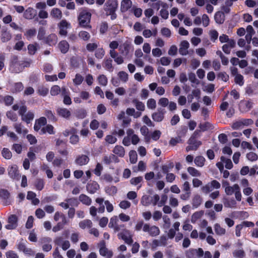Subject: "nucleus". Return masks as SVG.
Masks as SVG:
<instances>
[{"label": "nucleus", "mask_w": 258, "mask_h": 258, "mask_svg": "<svg viewBox=\"0 0 258 258\" xmlns=\"http://www.w3.org/2000/svg\"><path fill=\"white\" fill-rule=\"evenodd\" d=\"M117 9V4L113 0H108L104 6V11L105 15L110 16L111 20H115L117 18L116 11Z\"/></svg>", "instance_id": "obj_1"}, {"label": "nucleus", "mask_w": 258, "mask_h": 258, "mask_svg": "<svg viewBox=\"0 0 258 258\" xmlns=\"http://www.w3.org/2000/svg\"><path fill=\"white\" fill-rule=\"evenodd\" d=\"M91 16V14L87 10L81 11L78 17L79 25L82 27L91 29L92 27L90 23Z\"/></svg>", "instance_id": "obj_2"}, {"label": "nucleus", "mask_w": 258, "mask_h": 258, "mask_svg": "<svg viewBox=\"0 0 258 258\" xmlns=\"http://www.w3.org/2000/svg\"><path fill=\"white\" fill-rule=\"evenodd\" d=\"M30 66V62H25V64L21 62L19 60L17 56L14 55L12 57L10 62V68L15 73H19L22 71L24 67H27Z\"/></svg>", "instance_id": "obj_3"}, {"label": "nucleus", "mask_w": 258, "mask_h": 258, "mask_svg": "<svg viewBox=\"0 0 258 258\" xmlns=\"http://www.w3.org/2000/svg\"><path fill=\"white\" fill-rule=\"evenodd\" d=\"M71 27V23L66 19H62L57 24L58 34L62 37H66L68 34V29Z\"/></svg>", "instance_id": "obj_4"}, {"label": "nucleus", "mask_w": 258, "mask_h": 258, "mask_svg": "<svg viewBox=\"0 0 258 258\" xmlns=\"http://www.w3.org/2000/svg\"><path fill=\"white\" fill-rule=\"evenodd\" d=\"M220 183L216 180H213L202 187V191L207 193L213 191L214 189H218L220 187Z\"/></svg>", "instance_id": "obj_5"}, {"label": "nucleus", "mask_w": 258, "mask_h": 258, "mask_svg": "<svg viewBox=\"0 0 258 258\" xmlns=\"http://www.w3.org/2000/svg\"><path fill=\"white\" fill-rule=\"evenodd\" d=\"M99 248V253L103 256H106L107 258H111L113 255V252L108 250L106 247V243L104 240H101L98 244Z\"/></svg>", "instance_id": "obj_6"}, {"label": "nucleus", "mask_w": 258, "mask_h": 258, "mask_svg": "<svg viewBox=\"0 0 258 258\" xmlns=\"http://www.w3.org/2000/svg\"><path fill=\"white\" fill-rule=\"evenodd\" d=\"M143 230L144 232H148L149 235L152 237L157 236L160 233L158 227L154 225L150 227L148 224H144Z\"/></svg>", "instance_id": "obj_7"}, {"label": "nucleus", "mask_w": 258, "mask_h": 258, "mask_svg": "<svg viewBox=\"0 0 258 258\" xmlns=\"http://www.w3.org/2000/svg\"><path fill=\"white\" fill-rule=\"evenodd\" d=\"M18 217L15 215H11L8 219V224L5 226V228L8 230H13L18 226Z\"/></svg>", "instance_id": "obj_8"}, {"label": "nucleus", "mask_w": 258, "mask_h": 258, "mask_svg": "<svg viewBox=\"0 0 258 258\" xmlns=\"http://www.w3.org/2000/svg\"><path fill=\"white\" fill-rule=\"evenodd\" d=\"M124 232H120L117 234L119 239L123 240L126 244L131 245L133 243L132 236L130 235V232L127 230H124Z\"/></svg>", "instance_id": "obj_9"}, {"label": "nucleus", "mask_w": 258, "mask_h": 258, "mask_svg": "<svg viewBox=\"0 0 258 258\" xmlns=\"http://www.w3.org/2000/svg\"><path fill=\"white\" fill-rule=\"evenodd\" d=\"M201 144V141H196L193 138H190L188 140V145L186 148V151L187 152L195 151L199 148Z\"/></svg>", "instance_id": "obj_10"}, {"label": "nucleus", "mask_w": 258, "mask_h": 258, "mask_svg": "<svg viewBox=\"0 0 258 258\" xmlns=\"http://www.w3.org/2000/svg\"><path fill=\"white\" fill-rule=\"evenodd\" d=\"M56 112L59 116L67 119H70L72 115L69 109L63 107H58L56 110Z\"/></svg>", "instance_id": "obj_11"}, {"label": "nucleus", "mask_w": 258, "mask_h": 258, "mask_svg": "<svg viewBox=\"0 0 258 258\" xmlns=\"http://www.w3.org/2000/svg\"><path fill=\"white\" fill-rule=\"evenodd\" d=\"M189 47V43L186 40L182 41L179 45V52L182 55H186L188 54V49Z\"/></svg>", "instance_id": "obj_12"}, {"label": "nucleus", "mask_w": 258, "mask_h": 258, "mask_svg": "<svg viewBox=\"0 0 258 258\" xmlns=\"http://www.w3.org/2000/svg\"><path fill=\"white\" fill-rule=\"evenodd\" d=\"M47 123V120L45 117H41L39 119L35 120V123L34 126V129L35 131L38 132L41 130L44 125Z\"/></svg>", "instance_id": "obj_13"}, {"label": "nucleus", "mask_w": 258, "mask_h": 258, "mask_svg": "<svg viewBox=\"0 0 258 258\" xmlns=\"http://www.w3.org/2000/svg\"><path fill=\"white\" fill-rule=\"evenodd\" d=\"M236 45V42L234 39H230V41H228L227 43L224 44L222 46V50L226 54H230L231 52V49L235 47Z\"/></svg>", "instance_id": "obj_14"}, {"label": "nucleus", "mask_w": 258, "mask_h": 258, "mask_svg": "<svg viewBox=\"0 0 258 258\" xmlns=\"http://www.w3.org/2000/svg\"><path fill=\"white\" fill-rule=\"evenodd\" d=\"M22 240L17 244V248L20 251H23L25 254L32 255L33 250L30 248H27L25 243Z\"/></svg>", "instance_id": "obj_15"}, {"label": "nucleus", "mask_w": 258, "mask_h": 258, "mask_svg": "<svg viewBox=\"0 0 258 258\" xmlns=\"http://www.w3.org/2000/svg\"><path fill=\"white\" fill-rule=\"evenodd\" d=\"M165 111L161 109H158L156 112L152 114V118L155 122H161L164 118Z\"/></svg>", "instance_id": "obj_16"}, {"label": "nucleus", "mask_w": 258, "mask_h": 258, "mask_svg": "<svg viewBox=\"0 0 258 258\" xmlns=\"http://www.w3.org/2000/svg\"><path fill=\"white\" fill-rule=\"evenodd\" d=\"M12 38L11 32L7 29H3L1 32V40L5 43L10 41Z\"/></svg>", "instance_id": "obj_17"}, {"label": "nucleus", "mask_w": 258, "mask_h": 258, "mask_svg": "<svg viewBox=\"0 0 258 258\" xmlns=\"http://www.w3.org/2000/svg\"><path fill=\"white\" fill-rule=\"evenodd\" d=\"M223 203L226 208H234L236 205V202L233 198H230L227 196L223 199Z\"/></svg>", "instance_id": "obj_18"}, {"label": "nucleus", "mask_w": 258, "mask_h": 258, "mask_svg": "<svg viewBox=\"0 0 258 258\" xmlns=\"http://www.w3.org/2000/svg\"><path fill=\"white\" fill-rule=\"evenodd\" d=\"M133 3L131 0H122L120 3V10L122 13H125L132 7Z\"/></svg>", "instance_id": "obj_19"}, {"label": "nucleus", "mask_w": 258, "mask_h": 258, "mask_svg": "<svg viewBox=\"0 0 258 258\" xmlns=\"http://www.w3.org/2000/svg\"><path fill=\"white\" fill-rule=\"evenodd\" d=\"M51 241V239L50 237H44L41 239V242L44 243L42 245V249L44 251H49L52 248L51 244L49 243Z\"/></svg>", "instance_id": "obj_20"}, {"label": "nucleus", "mask_w": 258, "mask_h": 258, "mask_svg": "<svg viewBox=\"0 0 258 258\" xmlns=\"http://www.w3.org/2000/svg\"><path fill=\"white\" fill-rule=\"evenodd\" d=\"M50 15L52 18L59 20H61L62 17V13L59 9L54 8L51 10Z\"/></svg>", "instance_id": "obj_21"}, {"label": "nucleus", "mask_w": 258, "mask_h": 258, "mask_svg": "<svg viewBox=\"0 0 258 258\" xmlns=\"http://www.w3.org/2000/svg\"><path fill=\"white\" fill-rule=\"evenodd\" d=\"M89 161V157L85 155H81L77 157L75 163L79 165L83 166L87 164Z\"/></svg>", "instance_id": "obj_22"}, {"label": "nucleus", "mask_w": 258, "mask_h": 258, "mask_svg": "<svg viewBox=\"0 0 258 258\" xmlns=\"http://www.w3.org/2000/svg\"><path fill=\"white\" fill-rule=\"evenodd\" d=\"M36 15V11L32 8H28L24 12L23 16L28 20H31L33 19Z\"/></svg>", "instance_id": "obj_23"}, {"label": "nucleus", "mask_w": 258, "mask_h": 258, "mask_svg": "<svg viewBox=\"0 0 258 258\" xmlns=\"http://www.w3.org/2000/svg\"><path fill=\"white\" fill-rule=\"evenodd\" d=\"M253 104L251 100L241 101L240 107L243 111H248L252 108Z\"/></svg>", "instance_id": "obj_24"}, {"label": "nucleus", "mask_w": 258, "mask_h": 258, "mask_svg": "<svg viewBox=\"0 0 258 258\" xmlns=\"http://www.w3.org/2000/svg\"><path fill=\"white\" fill-rule=\"evenodd\" d=\"M118 219L117 216L112 217L110 220L108 224L109 228H113L115 232H117L120 230V227L117 224Z\"/></svg>", "instance_id": "obj_25"}, {"label": "nucleus", "mask_w": 258, "mask_h": 258, "mask_svg": "<svg viewBox=\"0 0 258 258\" xmlns=\"http://www.w3.org/2000/svg\"><path fill=\"white\" fill-rule=\"evenodd\" d=\"M58 46L62 53H66L69 49L70 45L66 40H62L59 42Z\"/></svg>", "instance_id": "obj_26"}, {"label": "nucleus", "mask_w": 258, "mask_h": 258, "mask_svg": "<svg viewBox=\"0 0 258 258\" xmlns=\"http://www.w3.org/2000/svg\"><path fill=\"white\" fill-rule=\"evenodd\" d=\"M131 48V45L128 42H125L119 46V50L122 53H125V55H127Z\"/></svg>", "instance_id": "obj_27"}, {"label": "nucleus", "mask_w": 258, "mask_h": 258, "mask_svg": "<svg viewBox=\"0 0 258 258\" xmlns=\"http://www.w3.org/2000/svg\"><path fill=\"white\" fill-rule=\"evenodd\" d=\"M58 40L57 36L54 34L49 35L46 39V43L50 46L54 45Z\"/></svg>", "instance_id": "obj_28"}, {"label": "nucleus", "mask_w": 258, "mask_h": 258, "mask_svg": "<svg viewBox=\"0 0 258 258\" xmlns=\"http://www.w3.org/2000/svg\"><path fill=\"white\" fill-rule=\"evenodd\" d=\"M203 202V199L199 195H196L192 198V206L193 209L197 208Z\"/></svg>", "instance_id": "obj_29"}, {"label": "nucleus", "mask_w": 258, "mask_h": 258, "mask_svg": "<svg viewBox=\"0 0 258 258\" xmlns=\"http://www.w3.org/2000/svg\"><path fill=\"white\" fill-rule=\"evenodd\" d=\"M9 174L12 178H18L19 177V173L17 166L16 165L11 166L9 169Z\"/></svg>", "instance_id": "obj_30"}, {"label": "nucleus", "mask_w": 258, "mask_h": 258, "mask_svg": "<svg viewBox=\"0 0 258 258\" xmlns=\"http://www.w3.org/2000/svg\"><path fill=\"white\" fill-rule=\"evenodd\" d=\"M113 152L118 156L119 157H122L125 155V150L124 148L120 145L115 146L113 150Z\"/></svg>", "instance_id": "obj_31"}, {"label": "nucleus", "mask_w": 258, "mask_h": 258, "mask_svg": "<svg viewBox=\"0 0 258 258\" xmlns=\"http://www.w3.org/2000/svg\"><path fill=\"white\" fill-rule=\"evenodd\" d=\"M99 185L96 182H93L92 183L88 184L87 186V189L89 192L90 194H93L96 192L99 188Z\"/></svg>", "instance_id": "obj_32"}, {"label": "nucleus", "mask_w": 258, "mask_h": 258, "mask_svg": "<svg viewBox=\"0 0 258 258\" xmlns=\"http://www.w3.org/2000/svg\"><path fill=\"white\" fill-rule=\"evenodd\" d=\"M46 133L50 135L54 134V127L52 125L48 124L46 126L43 127L41 130L40 134H44Z\"/></svg>", "instance_id": "obj_33"}, {"label": "nucleus", "mask_w": 258, "mask_h": 258, "mask_svg": "<svg viewBox=\"0 0 258 258\" xmlns=\"http://www.w3.org/2000/svg\"><path fill=\"white\" fill-rule=\"evenodd\" d=\"M205 158L202 156H197L194 160L195 165L199 167H203L205 165Z\"/></svg>", "instance_id": "obj_34"}, {"label": "nucleus", "mask_w": 258, "mask_h": 258, "mask_svg": "<svg viewBox=\"0 0 258 258\" xmlns=\"http://www.w3.org/2000/svg\"><path fill=\"white\" fill-rule=\"evenodd\" d=\"M34 117V113L32 112L29 111L22 116V120L25 121L27 123L30 122Z\"/></svg>", "instance_id": "obj_35"}, {"label": "nucleus", "mask_w": 258, "mask_h": 258, "mask_svg": "<svg viewBox=\"0 0 258 258\" xmlns=\"http://www.w3.org/2000/svg\"><path fill=\"white\" fill-rule=\"evenodd\" d=\"M214 18L216 23L218 24H222L224 21L225 16L223 13L221 12H218L216 13Z\"/></svg>", "instance_id": "obj_36"}, {"label": "nucleus", "mask_w": 258, "mask_h": 258, "mask_svg": "<svg viewBox=\"0 0 258 258\" xmlns=\"http://www.w3.org/2000/svg\"><path fill=\"white\" fill-rule=\"evenodd\" d=\"M225 192L227 193L238 194L240 192V188L237 184H234L232 186L226 187L225 188Z\"/></svg>", "instance_id": "obj_37"}, {"label": "nucleus", "mask_w": 258, "mask_h": 258, "mask_svg": "<svg viewBox=\"0 0 258 258\" xmlns=\"http://www.w3.org/2000/svg\"><path fill=\"white\" fill-rule=\"evenodd\" d=\"M133 103L135 105L136 109L139 111H143L145 109V106L144 104L138 100V99H134L133 100Z\"/></svg>", "instance_id": "obj_38"}, {"label": "nucleus", "mask_w": 258, "mask_h": 258, "mask_svg": "<svg viewBox=\"0 0 258 258\" xmlns=\"http://www.w3.org/2000/svg\"><path fill=\"white\" fill-rule=\"evenodd\" d=\"M152 197L149 195H144L141 200V203L143 205L148 206L152 204Z\"/></svg>", "instance_id": "obj_39"}, {"label": "nucleus", "mask_w": 258, "mask_h": 258, "mask_svg": "<svg viewBox=\"0 0 258 258\" xmlns=\"http://www.w3.org/2000/svg\"><path fill=\"white\" fill-rule=\"evenodd\" d=\"M220 159L225 164L226 168L231 169L233 167V164L231 159L226 158L224 156H221Z\"/></svg>", "instance_id": "obj_40"}, {"label": "nucleus", "mask_w": 258, "mask_h": 258, "mask_svg": "<svg viewBox=\"0 0 258 258\" xmlns=\"http://www.w3.org/2000/svg\"><path fill=\"white\" fill-rule=\"evenodd\" d=\"M0 200L3 202L5 206L9 205L11 203L10 195H0Z\"/></svg>", "instance_id": "obj_41"}, {"label": "nucleus", "mask_w": 258, "mask_h": 258, "mask_svg": "<svg viewBox=\"0 0 258 258\" xmlns=\"http://www.w3.org/2000/svg\"><path fill=\"white\" fill-rule=\"evenodd\" d=\"M187 170L192 176L200 177L201 175V172L194 167H189L187 168Z\"/></svg>", "instance_id": "obj_42"}, {"label": "nucleus", "mask_w": 258, "mask_h": 258, "mask_svg": "<svg viewBox=\"0 0 258 258\" xmlns=\"http://www.w3.org/2000/svg\"><path fill=\"white\" fill-rule=\"evenodd\" d=\"M78 36L80 39L85 41H88L91 37L90 34L85 31H80Z\"/></svg>", "instance_id": "obj_43"}, {"label": "nucleus", "mask_w": 258, "mask_h": 258, "mask_svg": "<svg viewBox=\"0 0 258 258\" xmlns=\"http://www.w3.org/2000/svg\"><path fill=\"white\" fill-rule=\"evenodd\" d=\"M38 44L37 43L30 44L28 46V53L30 55H34L37 50Z\"/></svg>", "instance_id": "obj_44"}, {"label": "nucleus", "mask_w": 258, "mask_h": 258, "mask_svg": "<svg viewBox=\"0 0 258 258\" xmlns=\"http://www.w3.org/2000/svg\"><path fill=\"white\" fill-rule=\"evenodd\" d=\"M216 233L219 235H224L226 233V230L222 227L219 224L216 223L214 226Z\"/></svg>", "instance_id": "obj_45"}, {"label": "nucleus", "mask_w": 258, "mask_h": 258, "mask_svg": "<svg viewBox=\"0 0 258 258\" xmlns=\"http://www.w3.org/2000/svg\"><path fill=\"white\" fill-rule=\"evenodd\" d=\"M13 101V98L10 96H7L4 97L0 96V102H4L7 105H10L12 104Z\"/></svg>", "instance_id": "obj_46"}, {"label": "nucleus", "mask_w": 258, "mask_h": 258, "mask_svg": "<svg viewBox=\"0 0 258 258\" xmlns=\"http://www.w3.org/2000/svg\"><path fill=\"white\" fill-rule=\"evenodd\" d=\"M79 200L83 204L86 205H90L91 203V199L87 196L86 195H80Z\"/></svg>", "instance_id": "obj_47"}, {"label": "nucleus", "mask_w": 258, "mask_h": 258, "mask_svg": "<svg viewBox=\"0 0 258 258\" xmlns=\"http://www.w3.org/2000/svg\"><path fill=\"white\" fill-rule=\"evenodd\" d=\"M130 161L132 164H135L137 162L138 155L137 152L134 150H132L129 152Z\"/></svg>", "instance_id": "obj_48"}, {"label": "nucleus", "mask_w": 258, "mask_h": 258, "mask_svg": "<svg viewBox=\"0 0 258 258\" xmlns=\"http://www.w3.org/2000/svg\"><path fill=\"white\" fill-rule=\"evenodd\" d=\"M118 77L119 80L123 83L126 82L128 79V75L124 71L119 72L118 73Z\"/></svg>", "instance_id": "obj_49"}, {"label": "nucleus", "mask_w": 258, "mask_h": 258, "mask_svg": "<svg viewBox=\"0 0 258 258\" xmlns=\"http://www.w3.org/2000/svg\"><path fill=\"white\" fill-rule=\"evenodd\" d=\"M14 128L18 134H26L27 133L28 131L26 129H24L23 128V126L20 123H15L14 125Z\"/></svg>", "instance_id": "obj_50"}, {"label": "nucleus", "mask_w": 258, "mask_h": 258, "mask_svg": "<svg viewBox=\"0 0 258 258\" xmlns=\"http://www.w3.org/2000/svg\"><path fill=\"white\" fill-rule=\"evenodd\" d=\"M156 101L153 98L149 99L147 101V107L151 110H154L156 108Z\"/></svg>", "instance_id": "obj_51"}, {"label": "nucleus", "mask_w": 258, "mask_h": 258, "mask_svg": "<svg viewBox=\"0 0 258 258\" xmlns=\"http://www.w3.org/2000/svg\"><path fill=\"white\" fill-rule=\"evenodd\" d=\"M246 157L249 161L254 162L258 159V155L254 152H250L246 154Z\"/></svg>", "instance_id": "obj_52"}, {"label": "nucleus", "mask_w": 258, "mask_h": 258, "mask_svg": "<svg viewBox=\"0 0 258 258\" xmlns=\"http://www.w3.org/2000/svg\"><path fill=\"white\" fill-rule=\"evenodd\" d=\"M92 224L91 220H85L79 223V226L82 229H85L86 227L90 228L92 226Z\"/></svg>", "instance_id": "obj_53"}, {"label": "nucleus", "mask_w": 258, "mask_h": 258, "mask_svg": "<svg viewBox=\"0 0 258 258\" xmlns=\"http://www.w3.org/2000/svg\"><path fill=\"white\" fill-rule=\"evenodd\" d=\"M232 254L235 258H244L245 255L244 250L242 249L235 250Z\"/></svg>", "instance_id": "obj_54"}, {"label": "nucleus", "mask_w": 258, "mask_h": 258, "mask_svg": "<svg viewBox=\"0 0 258 258\" xmlns=\"http://www.w3.org/2000/svg\"><path fill=\"white\" fill-rule=\"evenodd\" d=\"M234 82L240 86L244 84V78L240 74L234 77Z\"/></svg>", "instance_id": "obj_55"}, {"label": "nucleus", "mask_w": 258, "mask_h": 258, "mask_svg": "<svg viewBox=\"0 0 258 258\" xmlns=\"http://www.w3.org/2000/svg\"><path fill=\"white\" fill-rule=\"evenodd\" d=\"M61 92V89L58 85L53 86L50 90V94L52 96H56L59 94Z\"/></svg>", "instance_id": "obj_56"}, {"label": "nucleus", "mask_w": 258, "mask_h": 258, "mask_svg": "<svg viewBox=\"0 0 258 258\" xmlns=\"http://www.w3.org/2000/svg\"><path fill=\"white\" fill-rule=\"evenodd\" d=\"M83 80V77L81 75L77 74L76 75L73 81L75 85H79L82 83Z\"/></svg>", "instance_id": "obj_57"}, {"label": "nucleus", "mask_w": 258, "mask_h": 258, "mask_svg": "<svg viewBox=\"0 0 258 258\" xmlns=\"http://www.w3.org/2000/svg\"><path fill=\"white\" fill-rule=\"evenodd\" d=\"M48 89L43 86L39 87L37 90V93L38 94L42 96H46L48 94Z\"/></svg>", "instance_id": "obj_58"}, {"label": "nucleus", "mask_w": 258, "mask_h": 258, "mask_svg": "<svg viewBox=\"0 0 258 258\" xmlns=\"http://www.w3.org/2000/svg\"><path fill=\"white\" fill-rule=\"evenodd\" d=\"M204 212L203 211L196 212L194 213L191 216L192 222H196L197 220L201 218Z\"/></svg>", "instance_id": "obj_59"}, {"label": "nucleus", "mask_w": 258, "mask_h": 258, "mask_svg": "<svg viewBox=\"0 0 258 258\" xmlns=\"http://www.w3.org/2000/svg\"><path fill=\"white\" fill-rule=\"evenodd\" d=\"M36 34V30L35 29H30L27 30L25 33V36L28 39H30L32 37L34 36Z\"/></svg>", "instance_id": "obj_60"}, {"label": "nucleus", "mask_w": 258, "mask_h": 258, "mask_svg": "<svg viewBox=\"0 0 258 258\" xmlns=\"http://www.w3.org/2000/svg\"><path fill=\"white\" fill-rule=\"evenodd\" d=\"M105 54V51L103 48H99L96 50L95 56L98 59H101Z\"/></svg>", "instance_id": "obj_61"}, {"label": "nucleus", "mask_w": 258, "mask_h": 258, "mask_svg": "<svg viewBox=\"0 0 258 258\" xmlns=\"http://www.w3.org/2000/svg\"><path fill=\"white\" fill-rule=\"evenodd\" d=\"M105 140L107 143L113 144L116 143L117 139L115 137L109 135L105 137Z\"/></svg>", "instance_id": "obj_62"}, {"label": "nucleus", "mask_w": 258, "mask_h": 258, "mask_svg": "<svg viewBox=\"0 0 258 258\" xmlns=\"http://www.w3.org/2000/svg\"><path fill=\"white\" fill-rule=\"evenodd\" d=\"M161 135V132L159 130H155L151 134V138L154 141H157Z\"/></svg>", "instance_id": "obj_63"}, {"label": "nucleus", "mask_w": 258, "mask_h": 258, "mask_svg": "<svg viewBox=\"0 0 258 258\" xmlns=\"http://www.w3.org/2000/svg\"><path fill=\"white\" fill-rule=\"evenodd\" d=\"M197 249H189L186 252V256L187 258H196Z\"/></svg>", "instance_id": "obj_64"}]
</instances>
